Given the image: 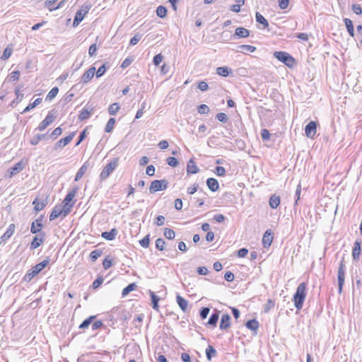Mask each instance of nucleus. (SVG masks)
Returning <instances> with one entry per match:
<instances>
[{"label":"nucleus","instance_id":"f257e3e1","mask_svg":"<svg viewBox=\"0 0 362 362\" xmlns=\"http://www.w3.org/2000/svg\"><path fill=\"white\" fill-rule=\"evenodd\" d=\"M305 297L306 284L305 282H302L298 286L293 298L294 305L298 310H300L302 309Z\"/></svg>","mask_w":362,"mask_h":362},{"label":"nucleus","instance_id":"f03ea898","mask_svg":"<svg viewBox=\"0 0 362 362\" xmlns=\"http://www.w3.org/2000/svg\"><path fill=\"white\" fill-rule=\"evenodd\" d=\"M119 164V158H115L102 170L100 178L102 180L107 179L109 175L117 168Z\"/></svg>","mask_w":362,"mask_h":362},{"label":"nucleus","instance_id":"7ed1b4c3","mask_svg":"<svg viewBox=\"0 0 362 362\" xmlns=\"http://www.w3.org/2000/svg\"><path fill=\"white\" fill-rule=\"evenodd\" d=\"M92 5L89 3L84 4L81 8L76 12L74 20L73 25L77 26L84 18L85 16L91 8Z\"/></svg>","mask_w":362,"mask_h":362},{"label":"nucleus","instance_id":"20e7f679","mask_svg":"<svg viewBox=\"0 0 362 362\" xmlns=\"http://www.w3.org/2000/svg\"><path fill=\"white\" fill-rule=\"evenodd\" d=\"M274 55L278 60L283 62L288 67H292L294 65V59L287 52L281 51L275 52Z\"/></svg>","mask_w":362,"mask_h":362},{"label":"nucleus","instance_id":"39448f33","mask_svg":"<svg viewBox=\"0 0 362 362\" xmlns=\"http://www.w3.org/2000/svg\"><path fill=\"white\" fill-rule=\"evenodd\" d=\"M168 186V182L166 180H153L150 185L149 192L153 194L158 191L164 190Z\"/></svg>","mask_w":362,"mask_h":362},{"label":"nucleus","instance_id":"423d86ee","mask_svg":"<svg viewBox=\"0 0 362 362\" xmlns=\"http://www.w3.org/2000/svg\"><path fill=\"white\" fill-rule=\"evenodd\" d=\"M338 278V290L339 293H341L342 291V287L345 281V268L343 262L341 261L338 269L337 274Z\"/></svg>","mask_w":362,"mask_h":362},{"label":"nucleus","instance_id":"0eeeda50","mask_svg":"<svg viewBox=\"0 0 362 362\" xmlns=\"http://www.w3.org/2000/svg\"><path fill=\"white\" fill-rule=\"evenodd\" d=\"M42 219H43V216H41L40 217L37 218L35 221L32 222L31 227H30V232L33 234H37V233L39 234L40 233H42L41 230L43 228Z\"/></svg>","mask_w":362,"mask_h":362},{"label":"nucleus","instance_id":"6e6552de","mask_svg":"<svg viewBox=\"0 0 362 362\" xmlns=\"http://www.w3.org/2000/svg\"><path fill=\"white\" fill-rule=\"evenodd\" d=\"M45 240V233H40L38 235L33 238V241L30 243V249L35 250L40 247Z\"/></svg>","mask_w":362,"mask_h":362},{"label":"nucleus","instance_id":"1a4fd4ad","mask_svg":"<svg viewBox=\"0 0 362 362\" xmlns=\"http://www.w3.org/2000/svg\"><path fill=\"white\" fill-rule=\"evenodd\" d=\"M317 132V123L314 121L310 122L305 128V133L307 137L313 138Z\"/></svg>","mask_w":362,"mask_h":362},{"label":"nucleus","instance_id":"9d476101","mask_svg":"<svg viewBox=\"0 0 362 362\" xmlns=\"http://www.w3.org/2000/svg\"><path fill=\"white\" fill-rule=\"evenodd\" d=\"M54 120V117L50 112L46 116L45 119L40 123L37 127V129L40 132L45 130L50 124H52Z\"/></svg>","mask_w":362,"mask_h":362},{"label":"nucleus","instance_id":"9b49d317","mask_svg":"<svg viewBox=\"0 0 362 362\" xmlns=\"http://www.w3.org/2000/svg\"><path fill=\"white\" fill-rule=\"evenodd\" d=\"M25 168V165L22 160L18 162L14 166L10 168L8 170V177H12L17 173H20Z\"/></svg>","mask_w":362,"mask_h":362},{"label":"nucleus","instance_id":"f8f14e48","mask_svg":"<svg viewBox=\"0 0 362 362\" xmlns=\"http://www.w3.org/2000/svg\"><path fill=\"white\" fill-rule=\"evenodd\" d=\"M75 135V133L73 132L71 133V134H69V136L64 137V138H62L61 139H59L55 144V149H57L59 148H63L65 146H66L68 144H69L71 142V141L72 140V139L74 138Z\"/></svg>","mask_w":362,"mask_h":362},{"label":"nucleus","instance_id":"ddd939ff","mask_svg":"<svg viewBox=\"0 0 362 362\" xmlns=\"http://www.w3.org/2000/svg\"><path fill=\"white\" fill-rule=\"evenodd\" d=\"M95 68L90 67L81 76V82L83 83H87L95 75Z\"/></svg>","mask_w":362,"mask_h":362},{"label":"nucleus","instance_id":"4468645a","mask_svg":"<svg viewBox=\"0 0 362 362\" xmlns=\"http://www.w3.org/2000/svg\"><path fill=\"white\" fill-rule=\"evenodd\" d=\"M230 325V317L228 314H223L221 316V322H220V329H226Z\"/></svg>","mask_w":362,"mask_h":362},{"label":"nucleus","instance_id":"2eb2a0df","mask_svg":"<svg viewBox=\"0 0 362 362\" xmlns=\"http://www.w3.org/2000/svg\"><path fill=\"white\" fill-rule=\"evenodd\" d=\"M273 240V235L270 230H267L262 238V244L264 247H268L271 245Z\"/></svg>","mask_w":362,"mask_h":362},{"label":"nucleus","instance_id":"dca6fc26","mask_svg":"<svg viewBox=\"0 0 362 362\" xmlns=\"http://www.w3.org/2000/svg\"><path fill=\"white\" fill-rule=\"evenodd\" d=\"M49 263V259L47 258L42 262L37 264L35 267H33L34 274H38L44 268H45L48 264Z\"/></svg>","mask_w":362,"mask_h":362},{"label":"nucleus","instance_id":"f3484780","mask_svg":"<svg viewBox=\"0 0 362 362\" xmlns=\"http://www.w3.org/2000/svg\"><path fill=\"white\" fill-rule=\"evenodd\" d=\"M199 169L196 165L193 159H190L187 165V174H195L199 172Z\"/></svg>","mask_w":362,"mask_h":362},{"label":"nucleus","instance_id":"a211bd4d","mask_svg":"<svg viewBox=\"0 0 362 362\" xmlns=\"http://www.w3.org/2000/svg\"><path fill=\"white\" fill-rule=\"evenodd\" d=\"M15 231V225L11 223L8 226L6 232L1 235V240L3 242L6 241L9 239Z\"/></svg>","mask_w":362,"mask_h":362},{"label":"nucleus","instance_id":"6ab92c4d","mask_svg":"<svg viewBox=\"0 0 362 362\" xmlns=\"http://www.w3.org/2000/svg\"><path fill=\"white\" fill-rule=\"evenodd\" d=\"M361 240H356L354 243V246L352 250V256L354 259H358L359 256L361 255Z\"/></svg>","mask_w":362,"mask_h":362},{"label":"nucleus","instance_id":"aec40b11","mask_svg":"<svg viewBox=\"0 0 362 362\" xmlns=\"http://www.w3.org/2000/svg\"><path fill=\"white\" fill-rule=\"evenodd\" d=\"M206 185L212 192H216L219 189L218 182L215 178H208L206 180Z\"/></svg>","mask_w":362,"mask_h":362},{"label":"nucleus","instance_id":"412c9836","mask_svg":"<svg viewBox=\"0 0 362 362\" xmlns=\"http://www.w3.org/2000/svg\"><path fill=\"white\" fill-rule=\"evenodd\" d=\"M176 300L180 309L183 312H186L188 307V301L179 294L176 296Z\"/></svg>","mask_w":362,"mask_h":362},{"label":"nucleus","instance_id":"4be33fe9","mask_svg":"<svg viewBox=\"0 0 362 362\" xmlns=\"http://www.w3.org/2000/svg\"><path fill=\"white\" fill-rule=\"evenodd\" d=\"M117 234V230L116 228H112L110 232H103L101 234L102 238L107 240H112L115 238Z\"/></svg>","mask_w":362,"mask_h":362},{"label":"nucleus","instance_id":"5701e85b","mask_svg":"<svg viewBox=\"0 0 362 362\" xmlns=\"http://www.w3.org/2000/svg\"><path fill=\"white\" fill-rule=\"evenodd\" d=\"M216 74L219 76L227 77L230 74H232V71L227 66H219L216 69Z\"/></svg>","mask_w":362,"mask_h":362},{"label":"nucleus","instance_id":"b1692460","mask_svg":"<svg viewBox=\"0 0 362 362\" xmlns=\"http://www.w3.org/2000/svg\"><path fill=\"white\" fill-rule=\"evenodd\" d=\"M255 17H256L257 22L259 23V24L262 25L263 29L268 28V26H269L268 21L261 13H259V12H257Z\"/></svg>","mask_w":362,"mask_h":362},{"label":"nucleus","instance_id":"393cba45","mask_svg":"<svg viewBox=\"0 0 362 362\" xmlns=\"http://www.w3.org/2000/svg\"><path fill=\"white\" fill-rule=\"evenodd\" d=\"M60 216H62V212L60 209V205H57L54 206L52 213L49 215V220L53 221Z\"/></svg>","mask_w":362,"mask_h":362},{"label":"nucleus","instance_id":"a878e982","mask_svg":"<svg viewBox=\"0 0 362 362\" xmlns=\"http://www.w3.org/2000/svg\"><path fill=\"white\" fill-rule=\"evenodd\" d=\"M259 325V322L255 319L250 320L245 324V326L247 329H251L255 332L258 329Z\"/></svg>","mask_w":362,"mask_h":362},{"label":"nucleus","instance_id":"bb28decb","mask_svg":"<svg viewBox=\"0 0 362 362\" xmlns=\"http://www.w3.org/2000/svg\"><path fill=\"white\" fill-rule=\"evenodd\" d=\"M235 35L239 37H247L250 35V31L245 28H238L235 29Z\"/></svg>","mask_w":362,"mask_h":362},{"label":"nucleus","instance_id":"cd10ccee","mask_svg":"<svg viewBox=\"0 0 362 362\" xmlns=\"http://www.w3.org/2000/svg\"><path fill=\"white\" fill-rule=\"evenodd\" d=\"M33 204L34 205L35 211H36L37 212H39L40 211H42L45 207V206L47 204V201L43 200L41 202H38L37 199H35L33 202Z\"/></svg>","mask_w":362,"mask_h":362},{"label":"nucleus","instance_id":"c85d7f7f","mask_svg":"<svg viewBox=\"0 0 362 362\" xmlns=\"http://www.w3.org/2000/svg\"><path fill=\"white\" fill-rule=\"evenodd\" d=\"M344 23H345V25H346V30H347L349 34L351 37H354V29L352 21L350 20L349 18H344Z\"/></svg>","mask_w":362,"mask_h":362},{"label":"nucleus","instance_id":"c756f323","mask_svg":"<svg viewBox=\"0 0 362 362\" xmlns=\"http://www.w3.org/2000/svg\"><path fill=\"white\" fill-rule=\"evenodd\" d=\"M280 204V197L273 194L269 199V206L272 209H276Z\"/></svg>","mask_w":362,"mask_h":362},{"label":"nucleus","instance_id":"7c9ffc66","mask_svg":"<svg viewBox=\"0 0 362 362\" xmlns=\"http://www.w3.org/2000/svg\"><path fill=\"white\" fill-rule=\"evenodd\" d=\"M149 293L151 296V301H152V307L154 310H158V301L160 298L158 297L154 292L149 291Z\"/></svg>","mask_w":362,"mask_h":362},{"label":"nucleus","instance_id":"2f4dec72","mask_svg":"<svg viewBox=\"0 0 362 362\" xmlns=\"http://www.w3.org/2000/svg\"><path fill=\"white\" fill-rule=\"evenodd\" d=\"M63 206H61L60 205V209H61V211L62 212V216H67L70 211H71V209L72 208L74 204H68V203H63Z\"/></svg>","mask_w":362,"mask_h":362},{"label":"nucleus","instance_id":"473e14b6","mask_svg":"<svg viewBox=\"0 0 362 362\" xmlns=\"http://www.w3.org/2000/svg\"><path fill=\"white\" fill-rule=\"evenodd\" d=\"M77 187L71 189L66 196L64 198L63 203H68L70 204V202L72 201V199L76 196V192H77Z\"/></svg>","mask_w":362,"mask_h":362},{"label":"nucleus","instance_id":"72a5a7b5","mask_svg":"<svg viewBox=\"0 0 362 362\" xmlns=\"http://www.w3.org/2000/svg\"><path fill=\"white\" fill-rule=\"evenodd\" d=\"M206 358L209 361H211L212 357L216 355V350L211 345L208 346L206 349Z\"/></svg>","mask_w":362,"mask_h":362},{"label":"nucleus","instance_id":"f704fd0d","mask_svg":"<svg viewBox=\"0 0 362 362\" xmlns=\"http://www.w3.org/2000/svg\"><path fill=\"white\" fill-rule=\"evenodd\" d=\"M238 48H239V52H243V53H244L245 52H253L256 50L255 47L252 46V45H240L238 47Z\"/></svg>","mask_w":362,"mask_h":362},{"label":"nucleus","instance_id":"c9c22d12","mask_svg":"<svg viewBox=\"0 0 362 362\" xmlns=\"http://www.w3.org/2000/svg\"><path fill=\"white\" fill-rule=\"evenodd\" d=\"M42 103V98H37L33 103H30L23 111V113H25L35 107L37 105Z\"/></svg>","mask_w":362,"mask_h":362},{"label":"nucleus","instance_id":"e433bc0d","mask_svg":"<svg viewBox=\"0 0 362 362\" xmlns=\"http://www.w3.org/2000/svg\"><path fill=\"white\" fill-rule=\"evenodd\" d=\"M218 318H219V314L218 313H213L209 320H208V325H211V326H216V323L218 320Z\"/></svg>","mask_w":362,"mask_h":362},{"label":"nucleus","instance_id":"4c0bfd02","mask_svg":"<svg viewBox=\"0 0 362 362\" xmlns=\"http://www.w3.org/2000/svg\"><path fill=\"white\" fill-rule=\"evenodd\" d=\"M91 115V112L88 109H83L78 115V119L81 121L88 119Z\"/></svg>","mask_w":362,"mask_h":362},{"label":"nucleus","instance_id":"58836bf2","mask_svg":"<svg viewBox=\"0 0 362 362\" xmlns=\"http://www.w3.org/2000/svg\"><path fill=\"white\" fill-rule=\"evenodd\" d=\"M58 92H59V89L57 87L52 88L50 90V91L48 93V94L47 95L46 100H49V101L53 100L57 95Z\"/></svg>","mask_w":362,"mask_h":362},{"label":"nucleus","instance_id":"ea45409f","mask_svg":"<svg viewBox=\"0 0 362 362\" xmlns=\"http://www.w3.org/2000/svg\"><path fill=\"white\" fill-rule=\"evenodd\" d=\"M115 124V119L110 118L108 120L107 123L106 124V126L105 128V132H107V133L111 132L114 129Z\"/></svg>","mask_w":362,"mask_h":362},{"label":"nucleus","instance_id":"a19ab883","mask_svg":"<svg viewBox=\"0 0 362 362\" xmlns=\"http://www.w3.org/2000/svg\"><path fill=\"white\" fill-rule=\"evenodd\" d=\"M136 287V285L135 283L129 284L127 287H125L122 292V294L123 296H127L129 294L131 291H134Z\"/></svg>","mask_w":362,"mask_h":362},{"label":"nucleus","instance_id":"79ce46f5","mask_svg":"<svg viewBox=\"0 0 362 362\" xmlns=\"http://www.w3.org/2000/svg\"><path fill=\"white\" fill-rule=\"evenodd\" d=\"M86 170H87L86 165V164L83 165L80 168V169L78 170V171L77 172V173L76 175L75 181H78L83 177V175L85 174Z\"/></svg>","mask_w":362,"mask_h":362},{"label":"nucleus","instance_id":"37998d69","mask_svg":"<svg viewBox=\"0 0 362 362\" xmlns=\"http://www.w3.org/2000/svg\"><path fill=\"white\" fill-rule=\"evenodd\" d=\"M156 14L160 18H165L167 15V8L165 6H159L156 9Z\"/></svg>","mask_w":362,"mask_h":362},{"label":"nucleus","instance_id":"c03bdc74","mask_svg":"<svg viewBox=\"0 0 362 362\" xmlns=\"http://www.w3.org/2000/svg\"><path fill=\"white\" fill-rule=\"evenodd\" d=\"M119 110V105L118 103H115L112 104L108 108V112L110 115H115Z\"/></svg>","mask_w":362,"mask_h":362},{"label":"nucleus","instance_id":"a18cd8bd","mask_svg":"<svg viewBox=\"0 0 362 362\" xmlns=\"http://www.w3.org/2000/svg\"><path fill=\"white\" fill-rule=\"evenodd\" d=\"M46 138V134H37L33 137L30 142L32 145H37L40 141Z\"/></svg>","mask_w":362,"mask_h":362},{"label":"nucleus","instance_id":"49530a36","mask_svg":"<svg viewBox=\"0 0 362 362\" xmlns=\"http://www.w3.org/2000/svg\"><path fill=\"white\" fill-rule=\"evenodd\" d=\"M164 236L169 240H173L175 238V233L173 229L165 228L164 231Z\"/></svg>","mask_w":362,"mask_h":362},{"label":"nucleus","instance_id":"de8ad7c7","mask_svg":"<svg viewBox=\"0 0 362 362\" xmlns=\"http://www.w3.org/2000/svg\"><path fill=\"white\" fill-rule=\"evenodd\" d=\"M102 255L100 250H95L90 252V257L93 262H95Z\"/></svg>","mask_w":362,"mask_h":362},{"label":"nucleus","instance_id":"09e8293b","mask_svg":"<svg viewBox=\"0 0 362 362\" xmlns=\"http://www.w3.org/2000/svg\"><path fill=\"white\" fill-rule=\"evenodd\" d=\"M165 243L162 238H158L156 241V247L160 251L165 249Z\"/></svg>","mask_w":362,"mask_h":362},{"label":"nucleus","instance_id":"8fccbe9b","mask_svg":"<svg viewBox=\"0 0 362 362\" xmlns=\"http://www.w3.org/2000/svg\"><path fill=\"white\" fill-rule=\"evenodd\" d=\"M197 111L201 115H205L209 112V108L206 105L202 104L198 107Z\"/></svg>","mask_w":362,"mask_h":362},{"label":"nucleus","instance_id":"3c124183","mask_svg":"<svg viewBox=\"0 0 362 362\" xmlns=\"http://www.w3.org/2000/svg\"><path fill=\"white\" fill-rule=\"evenodd\" d=\"M12 51H13V49L11 48L6 47L4 49V51L1 55V59L6 60V59H8L12 54Z\"/></svg>","mask_w":362,"mask_h":362},{"label":"nucleus","instance_id":"603ef678","mask_svg":"<svg viewBox=\"0 0 362 362\" xmlns=\"http://www.w3.org/2000/svg\"><path fill=\"white\" fill-rule=\"evenodd\" d=\"M274 301L269 299L268 300L267 303L264 306V313H268L272 308L274 307Z\"/></svg>","mask_w":362,"mask_h":362},{"label":"nucleus","instance_id":"864d4df0","mask_svg":"<svg viewBox=\"0 0 362 362\" xmlns=\"http://www.w3.org/2000/svg\"><path fill=\"white\" fill-rule=\"evenodd\" d=\"M141 35L139 33H136L134 35V36L130 40L129 45H136L139 41L141 39Z\"/></svg>","mask_w":362,"mask_h":362},{"label":"nucleus","instance_id":"5fc2aeb1","mask_svg":"<svg viewBox=\"0 0 362 362\" xmlns=\"http://www.w3.org/2000/svg\"><path fill=\"white\" fill-rule=\"evenodd\" d=\"M95 317L94 316H91L88 319H86L81 324V325L79 326V327L81 329H85V328H87L88 327V326L90 325V324L91 323V321Z\"/></svg>","mask_w":362,"mask_h":362},{"label":"nucleus","instance_id":"6e6d98bb","mask_svg":"<svg viewBox=\"0 0 362 362\" xmlns=\"http://www.w3.org/2000/svg\"><path fill=\"white\" fill-rule=\"evenodd\" d=\"M103 282V278L98 276L93 283L92 287L93 289L98 288Z\"/></svg>","mask_w":362,"mask_h":362},{"label":"nucleus","instance_id":"4d7b16f0","mask_svg":"<svg viewBox=\"0 0 362 362\" xmlns=\"http://www.w3.org/2000/svg\"><path fill=\"white\" fill-rule=\"evenodd\" d=\"M140 245L144 247L147 248L149 246V235H146L143 239L139 241Z\"/></svg>","mask_w":362,"mask_h":362},{"label":"nucleus","instance_id":"13d9d810","mask_svg":"<svg viewBox=\"0 0 362 362\" xmlns=\"http://www.w3.org/2000/svg\"><path fill=\"white\" fill-rule=\"evenodd\" d=\"M167 163L171 167H176L178 165V161L175 157H168Z\"/></svg>","mask_w":362,"mask_h":362},{"label":"nucleus","instance_id":"bf43d9fd","mask_svg":"<svg viewBox=\"0 0 362 362\" xmlns=\"http://www.w3.org/2000/svg\"><path fill=\"white\" fill-rule=\"evenodd\" d=\"M216 119H217L218 121H220V122H223V123H226V122H227V121H228V117H227V115H226L225 113H223V112H221V113L217 114V115H216Z\"/></svg>","mask_w":362,"mask_h":362},{"label":"nucleus","instance_id":"052dcab7","mask_svg":"<svg viewBox=\"0 0 362 362\" xmlns=\"http://www.w3.org/2000/svg\"><path fill=\"white\" fill-rule=\"evenodd\" d=\"M163 56L161 54H158L153 57V64L158 66L163 61Z\"/></svg>","mask_w":362,"mask_h":362},{"label":"nucleus","instance_id":"680f3d73","mask_svg":"<svg viewBox=\"0 0 362 362\" xmlns=\"http://www.w3.org/2000/svg\"><path fill=\"white\" fill-rule=\"evenodd\" d=\"M106 71V66L105 64H103L96 71V77L100 78L101 77Z\"/></svg>","mask_w":362,"mask_h":362},{"label":"nucleus","instance_id":"e2e57ef3","mask_svg":"<svg viewBox=\"0 0 362 362\" xmlns=\"http://www.w3.org/2000/svg\"><path fill=\"white\" fill-rule=\"evenodd\" d=\"M112 259H110L109 257H107L104 259L103 265L105 269H109L112 266Z\"/></svg>","mask_w":362,"mask_h":362},{"label":"nucleus","instance_id":"0e129e2a","mask_svg":"<svg viewBox=\"0 0 362 362\" xmlns=\"http://www.w3.org/2000/svg\"><path fill=\"white\" fill-rule=\"evenodd\" d=\"M62 133V129L61 127H57L56 129H54L52 134H51V136H52L54 139H56L57 136H59V135H61Z\"/></svg>","mask_w":362,"mask_h":362},{"label":"nucleus","instance_id":"69168bd1","mask_svg":"<svg viewBox=\"0 0 362 362\" xmlns=\"http://www.w3.org/2000/svg\"><path fill=\"white\" fill-rule=\"evenodd\" d=\"M261 136L263 140L267 141L270 138V133L267 129H264L261 132Z\"/></svg>","mask_w":362,"mask_h":362},{"label":"nucleus","instance_id":"338daca9","mask_svg":"<svg viewBox=\"0 0 362 362\" xmlns=\"http://www.w3.org/2000/svg\"><path fill=\"white\" fill-rule=\"evenodd\" d=\"M352 10L357 15H361L362 13V8L359 4H353Z\"/></svg>","mask_w":362,"mask_h":362},{"label":"nucleus","instance_id":"774afa93","mask_svg":"<svg viewBox=\"0 0 362 362\" xmlns=\"http://www.w3.org/2000/svg\"><path fill=\"white\" fill-rule=\"evenodd\" d=\"M210 312V309L209 308H203L201 311H200V317L202 318V319H205L206 318V317L208 316L209 313Z\"/></svg>","mask_w":362,"mask_h":362}]
</instances>
